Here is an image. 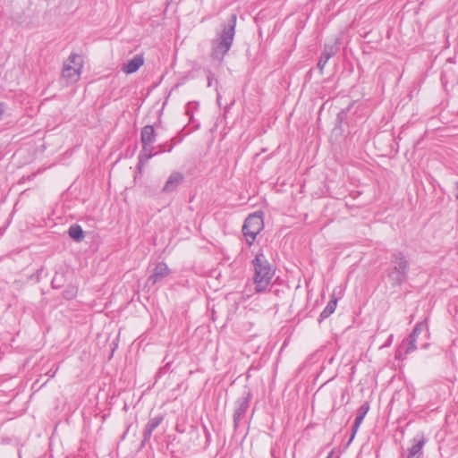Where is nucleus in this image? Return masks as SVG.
Wrapping results in <instances>:
<instances>
[{
  "mask_svg": "<svg viewBox=\"0 0 458 458\" xmlns=\"http://www.w3.org/2000/svg\"><path fill=\"white\" fill-rule=\"evenodd\" d=\"M140 140L142 143V149L139 155V169H140L141 166L156 154L166 151L163 145H159L158 150L154 152V147H152V144L156 140V132L152 125H146L141 129Z\"/></svg>",
  "mask_w": 458,
  "mask_h": 458,
  "instance_id": "nucleus-4",
  "label": "nucleus"
},
{
  "mask_svg": "<svg viewBox=\"0 0 458 458\" xmlns=\"http://www.w3.org/2000/svg\"><path fill=\"white\" fill-rule=\"evenodd\" d=\"M77 293H78L77 285L69 284L66 285L64 291L63 292V296L66 300H72L76 297Z\"/></svg>",
  "mask_w": 458,
  "mask_h": 458,
  "instance_id": "nucleus-20",
  "label": "nucleus"
},
{
  "mask_svg": "<svg viewBox=\"0 0 458 458\" xmlns=\"http://www.w3.org/2000/svg\"><path fill=\"white\" fill-rule=\"evenodd\" d=\"M211 83H212V81L208 78V87H210V86H211Z\"/></svg>",
  "mask_w": 458,
  "mask_h": 458,
  "instance_id": "nucleus-24",
  "label": "nucleus"
},
{
  "mask_svg": "<svg viewBox=\"0 0 458 458\" xmlns=\"http://www.w3.org/2000/svg\"><path fill=\"white\" fill-rule=\"evenodd\" d=\"M251 399V393L250 391L247 390L244 391L242 396L239 397L235 403L236 407L233 412V427L234 429H237L239 427V424L245 417V414L248 411L250 402Z\"/></svg>",
  "mask_w": 458,
  "mask_h": 458,
  "instance_id": "nucleus-7",
  "label": "nucleus"
},
{
  "mask_svg": "<svg viewBox=\"0 0 458 458\" xmlns=\"http://www.w3.org/2000/svg\"><path fill=\"white\" fill-rule=\"evenodd\" d=\"M67 281V274L66 273H55V275L54 276L52 281H51V285L53 288L55 289H59L63 286L65 285V283Z\"/></svg>",
  "mask_w": 458,
  "mask_h": 458,
  "instance_id": "nucleus-18",
  "label": "nucleus"
},
{
  "mask_svg": "<svg viewBox=\"0 0 458 458\" xmlns=\"http://www.w3.org/2000/svg\"><path fill=\"white\" fill-rule=\"evenodd\" d=\"M428 344L426 343L422 344V347H426Z\"/></svg>",
  "mask_w": 458,
  "mask_h": 458,
  "instance_id": "nucleus-25",
  "label": "nucleus"
},
{
  "mask_svg": "<svg viewBox=\"0 0 458 458\" xmlns=\"http://www.w3.org/2000/svg\"><path fill=\"white\" fill-rule=\"evenodd\" d=\"M455 197L458 199V182L455 184Z\"/></svg>",
  "mask_w": 458,
  "mask_h": 458,
  "instance_id": "nucleus-23",
  "label": "nucleus"
},
{
  "mask_svg": "<svg viewBox=\"0 0 458 458\" xmlns=\"http://www.w3.org/2000/svg\"><path fill=\"white\" fill-rule=\"evenodd\" d=\"M264 226L262 213H253L245 219L242 225V233L249 245H251L257 234Z\"/></svg>",
  "mask_w": 458,
  "mask_h": 458,
  "instance_id": "nucleus-5",
  "label": "nucleus"
},
{
  "mask_svg": "<svg viewBox=\"0 0 458 458\" xmlns=\"http://www.w3.org/2000/svg\"><path fill=\"white\" fill-rule=\"evenodd\" d=\"M183 180L184 176L182 173L173 172L165 182L162 192L167 194L174 191Z\"/></svg>",
  "mask_w": 458,
  "mask_h": 458,
  "instance_id": "nucleus-10",
  "label": "nucleus"
},
{
  "mask_svg": "<svg viewBox=\"0 0 458 458\" xmlns=\"http://www.w3.org/2000/svg\"><path fill=\"white\" fill-rule=\"evenodd\" d=\"M358 428H359V427H356V422L354 421V424L352 425V436H351L350 441H352L354 438V436H355Z\"/></svg>",
  "mask_w": 458,
  "mask_h": 458,
  "instance_id": "nucleus-22",
  "label": "nucleus"
},
{
  "mask_svg": "<svg viewBox=\"0 0 458 458\" xmlns=\"http://www.w3.org/2000/svg\"><path fill=\"white\" fill-rule=\"evenodd\" d=\"M252 265L254 267L253 283L255 284V292L263 293L270 284L275 270L261 251L256 254L255 259L252 260Z\"/></svg>",
  "mask_w": 458,
  "mask_h": 458,
  "instance_id": "nucleus-2",
  "label": "nucleus"
},
{
  "mask_svg": "<svg viewBox=\"0 0 458 458\" xmlns=\"http://www.w3.org/2000/svg\"><path fill=\"white\" fill-rule=\"evenodd\" d=\"M337 47L336 46H328V45H326L325 46V49L324 51L322 52L321 55H320V58L318 62V68L320 70V72H322L326 64L327 63V61L333 56L335 55V53L337 52Z\"/></svg>",
  "mask_w": 458,
  "mask_h": 458,
  "instance_id": "nucleus-14",
  "label": "nucleus"
},
{
  "mask_svg": "<svg viewBox=\"0 0 458 458\" xmlns=\"http://www.w3.org/2000/svg\"><path fill=\"white\" fill-rule=\"evenodd\" d=\"M348 110H349V108H348V109H346V110H345V109H343V110H341V111L338 113V114H337V122H338V123H343V122H344V119L346 118V116H347V112H348Z\"/></svg>",
  "mask_w": 458,
  "mask_h": 458,
  "instance_id": "nucleus-21",
  "label": "nucleus"
},
{
  "mask_svg": "<svg viewBox=\"0 0 458 458\" xmlns=\"http://www.w3.org/2000/svg\"><path fill=\"white\" fill-rule=\"evenodd\" d=\"M170 274V269L165 262H158L153 269L152 274L146 281V287H153L156 284L164 280Z\"/></svg>",
  "mask_w": 458,
  "mask_h": 458,
  "instance_id": "nucleus-8",
  "label": "nucleus"
},
{
  "mask_svg": "<svg viewBox=\"0 0 458 458\" xmlns=\"http://www.w3.org/2000/svg\"><path fill=\"white\" fill-rule=\"evenodd\" d=\"M68 234L76 242H81L84 239V232L79 225H71L68 230Z\"/></svg>",
  "mask_w": 458,
  "mask_h": 458,
  "instance_id": "nucleus-17",
  "label": "nucleus"
},
{
  "mask_svg": "<svg viewBox=\"0 0 458 458\" xmlns=\"http://www.w3.org/2000/svg\"><path fill=\"white\" fill-rule=\"evenodd\" d=\"M83 66L82 57L75 53L70 55L64 63L62 76L70 81H77Z\"/></svg>",
  "mask_w": 458,
  "mask_h": 458,
  "instance_id": "nucleus-6",
  "label": "nucleus"
},
{
  "mask_svg": "<svg viewBox=\"0 0 458 458\" xmlns=\"http://www.w3.org/2000/svg\"><path fill=\"white\" fill-rule=\"evenodd\" d=\"M337 305V300L333 298L328 301L326 308L322 310L318 318V323H321L324 319L327 318L331 314L334 313Z\"/></svg>",
  "mask_w": 458,
  "mask_h": 458,
  "instance_id": "nucleus-16",
  "label": "nucleus"
},
{
  "mask_svg": "<svg viewBox=\"0 0 458 458\" xmlns=\"http://www.w3.org/2000/svg\"><path fill=\"white\" fill-rule=\"evenodd\" d=\"M413 442L414 444L409 449L407 458H420V456L422 455V448L426 442L425 437H423V435H418L413 438Z\"/></svg>",
  "mask_w": 458,
  "mask_h": 458,
  "instance_id": "nucleus-12",
  "label": "nucleus"
},
{
  "mask_svg": "<svg viewBox=\"0 0 458 458\" xmlns=\"http://www.w3.org/2000/svg\"><path fill=\"white\" fill-rule=\"evenodd\" d=\"M143 64V56L141 55H136L132 59L128 61V63L123 64L122 70L123 72L131 74L137 72Z\"/></svg>",
  "mask_w": 458,
  "mask_h": 458,
  "instance_id": "nucleus-13",
  "label": "nucleus"
},
{
  "mask_svg": "<svg viewBox=\"0 0 458 458\" xmlns=\"http://www.w3.org/2000/svg\"><path fill=\"white\" fill-rule=\"evenodd\" d=\"M172 150V146H170V148L167 149V151H171Z\"/></svg>",
  "mask_w": 458,
  "mask_h": 458,
  "instance_id": "nucleus-26",
  "label": "nucleus"
},
{
  "mask_svg": "<svg viewBox=\"0 0 458 458\" xmlns=\"http://www.w3.org/2000/svg\"><path fill=\"white\" fill-rule=\"evenodd\" d=\"M327 458H331V456L329 455V456H327Z\"/></svg>",
  "mask_w": 458,
  "mask_h": 458,
  "instance_id": "nucleus-27",
  "label": "nucleus"
},
{
  "mask_svg": "<svg viewBox=\"0 0 458 458\" xmlns=\"http://www.w3.org/2000/svg\"><path fill=\"white\" fill-rule=\"evenodd\" d=\"M421 334H424L425 338H427L429 335L426 321L417 323L413 330L410 334L409 338L415 339V341L417 342L419 335Z\"/></svg>",
  "mask_w": 458,
  "mask_h": 458,
  "instance_id": "nucleus-15",
  "label": "nucleus"
},
{
  "mask_svg": "<svg viewBox=\"0 0 458 458\" xmlns=\"http://www.w3.org/2000/svg\"><path fill=\"white\" fill-rule=\"evenodd\" d=\"M409 272V261L403 251L397 250L392 253L390 267L387 271V276L393 285H401L403 284Z\"/></svg>",
  "mask_w": 458,
  "mask_h": 458,
  "instance_id": "nucleus-3",
  "label": "nucleus"
},
{
  "mask_svg": "<svg viewBox=\"0 0 458 458\" xmlns=\"http://www.w3.org/2000/svg\"><path fill=\"white\" fill-rule=\"evenodd\" d=\"M416 343L415 339L411 338L403 341L396 350L395 358L398 360L404 359L407 354L417 349Z\"/></svg>",
  "mask_w": 458,
  "mask_h": 458,
  "instance_id": "nucleus-11",
  "label": "nucleus"
},
{
  "mask_svg": "<svg viewBox=\"0 0 458 458\" xmlns=\"http://www.w3.org/2000/svg\"><path fill=\"white\" fill-rule=\"evenodd\" d=\"M165 416L163 414H159L148 420L143 430V439L140 444L141 447H143L150 439L153 431L163 422Z\"/></svg>",
  "mask_w": 458,
  "mask_h": 458,
  "instance_id": "nucleus-9",
  "label": "nucleus"
},
{
  "mask_svg": "<svg viewBox=\"0 0 458 458\" xmlns=\"http://www.w3.org/2000/svg\"><path fill=\"white\" fill-rule=\"evenodd\" d=\"M369 410V403L368 402H365L363 404L360 406L357 411V416L355 419L356 427H360V425L362 423V420L364 417L366 416L367 412Z\"/></svg>",
  "mask_w": 458,
  "mask_h": 458,
  "instance_id": "nucleus-19",
  "label": "nucleus"
},
{
  "mask_svg": "<svg viewBox=\"0 0 458 458\" xmlns=\"http://www.w3.org/2000/svg\"><path fill=\"white\" fill-rule=\"evenodd\" d=\"M236 21L237 15L232 13L223 25L222 30L217 33L216 38L213 41L211 52L213 59L221 62L230 50L235 34Z\"/></svg>",
  "mask_w": 458,
  "mask_h": 458,
  "instance_id": "nucleus-1",
  "label": "nucleus"
}]
</instances>
